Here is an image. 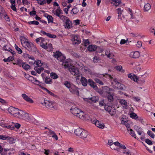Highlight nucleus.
I'll return each mask as SVG.
<instances>
[{
	"instance_id": "nucleus-1",
	"label": "nucleus",
	"mask_w": 155,
	"mask_h": 155,
	"mask_svg": "<svg viewBox=\"0 0 155 155\" xmlns=\"http://www.w3.org/2000/svg\"><path fill=\"white\" fill-rule=\"evenodd\" d=\"M8 111L14 117L16 118L26 120H29L31 119L30 116L28 113L17 108L10 107L8 108Z\"/></svg>"
},
{
	"instance_id": "nucleus-2",
	"label": "nucleus",
	"mask_w": 155,
	"mask_h": 155,
	"mask_svg": "<svg viewBox=\"0 0 155 155\" xmlns=\"http://www.w3.org/2000/svg\"><path fill=\"white\" fill-rule=\"evenodd\" d=\"M64 85L69 89V91L72 94L77 95L78 96H79L78 88L73 84H71L70 83L67 81L64 82Z\"/></svg>"
},
{
	"instance_id": "nucleus-3",
	"label": "nucleus",
	"mask_w": 155,
	"mask_h": 155,
	"mask_svg": "<svg viewBox=\"0 0 155 155\" xmlns=\"http://www.w3.org/2000/svg\"><path fill=\"white\" fill-rule=\"evenodd\" d=\"M53 56L58 61L61 62L63 61L65 58V57L59 51H56L55 52H54Z\"/></svg>"
},
{
	"instance_id": "nucleus-4",
	"label": "nucleus",
	"mask_w": 155,
	"mask_h": 155,
	"mask_svg": "<svg viewBox=\"0 0 155 155\" xmlns=\"http://www.w3.org/2000/svg\"><path fill=\"white\" fill-rule=\"evenodd\" d=\"M71 60L70 59H64L63 61L61 62H62V65L65 68H68L69 69V68H70L73 65L71 64Z\"/></svg>"
},
{
	"instance_id": "nucleus-5",
	"label": "nucleus",
	"mask_w": 155,
	"mask_h": 155,
	"mask_svg": "<svg viewBox=\"0 0 155 155\" xmlns=\"http://www.w3.org/2000/svg\"><path fill=\"white\" fill-rule=\"evenodd\" d=\"M103 94L104 95L106 96L110 94H113L114 90L112 89L109 88L108 87H105L103 89Z\"/></svg>"
},
{
	"instance_id": "nucleus-6",
	"label": "nucleus",
	"mask_w": 155,
	"mask_h": 155,
	"mask_svg": "<svg viewBox=\"0 0 155 155\" xmlns=\"http://www.w3.org/2000/svg\"><path fill=\"white\" fill-rule=\"evenodd\" d=\"M69 71L73 75H77L79 73L78 69L75 66H72L68 69Z\"/></svg>"
},
{
	"instance_id": "nucleus-7",
	"label": "nucleus",
	"mask_w": 155,
	"mask_h": 155,
	"mask_svg": "<svg viewBox=\"0 0 155 155\" xmlns=\"http://www.w3.org/2000/svg\"><path fill=\"white\" fill-rule=\"evenodd\" d=\"M91 121L92 123L95 124L97 127L100 129H103L105 126L103 123L100 122L96 119L93 120H92Z\"/></svg>"
},
{
	"instance_id": "nucleus-8",
	"label": "nucleus",
	"mask_w": 155,
	"mask_h": 155,
	"mask_svg": "<svg viewBox=\"0 0 155 155\" xmlns=\"http://www.w3.org/2000/svg\"><path fill=\"white\" fill-rule=\"evenodd\" d=\"M47 108L53 110L55 109L54 107V104L52 102L46 101L45 102V106Z\"/></svg>"
},
{
	"instance_id": "nucleus-9",
	"label": "nucleus",
	"mask_w": 155,
	"mask_h": 155,
	"mask_svg": "<svg viewBox=\"0 0 155 155\" xmlns=\"http://www.w3.org/2000/svg\"><path fill=\"white\" fill-rule=\"evenodd\" d=\"M71 40L73 44L78 45L81 43V40L79 38L77 35L73 36Z\"/></svg>"
},
{
	"instance_id": "nucleus-10",
	"label": "nucleus",
	"mask_w": 155,
	"mask_h": 155,
	"mask_svg": "<svg viewBox=\"0 0 155 155\" xmlns=\"http://www.w3.org/2000/svg\"><path fill=\"white\" fill-rule=\"evenodd\" d=\"M23 47L29 51H31L32 48L35 47L34 45L32 43L28 41L26 43L25 46H24Z\"/></svg>"
},
{
	"instance_id": "nucleus-11",
	"label": "nucleus",
	"mask_w": 155,
	"mask_h": 155,
	"mask_svg": "<svg viewBox=\"0 0 155 155\" xmlns=\"http://www.w3.org/2000/svg\"><path fill=\"white\" fill-rule=\"evenodd\" d=\"M52 12L56 16L59 17L61 15L63 14L62 11L60 7H58L56 10H53Z\"/></svg>"
},
{
	"instance_id": "nucleus-12",
	"label": "nucleus",
	"mask_w": 155,
	"mask_h": 155,
	"mask_svg": "<svg viewBox=\"0 0 155 155\" xmlns=\"http://www.w3.org/2000/svg\"><path fill=\"white\" fill-rule=\"evenodd\" d=\"M88 84L95 90L97 89L96 83L91 79H89L88 81Z\"/></svg>"
},
{
	"instance_id": "nucleus-13",
	"label": "nucleus",
	"mask_w": 155,
	"mask_h": 155,
	"mask_svg": "<svg viewBox=\"0 0 155 155\" xmlns=\"http://www.w3.org/2000/svg\"><path fill=\"white\" fill-rule=\"evenodd\" d=\"M21 96L26 101L31 103H32L34 102V101L25 94H22Z\"/></svg>"
},
{
	"instance_id": "nucleus-14",
	"label": "nucleus",
	"mask_w": 155,
	"mask_h": 155,
	"mask_svg": "<svg viewBox=\"0 0 155 155\" xmlns=\"http://www.w3.org/2000/svg\"><path fill=\"white\" fill-rule=\"evenodd\" d=\"M71 111L72 113L76 116L77 114H78V113L80 112L81 110L77 107H72L71 109Z\"/></svg>"
},
{
	"instance_id": "nucleus-15",
	"label": "nucleus",
	"mask_w": 155,
	"mask_h": 155,
	"mask_svg": "<svg viewBox=\"0 0 155 155\" xmlns=\"http://www.w3.org/2000/svg\"><path fill=\"white\" fill-rule=\"evenodd\" d=\"M88 135V132L85 130H83V131L81 136H80V137L83 139L84 140H85V139H86V141H88V140L86 139V138L87 137Z\"/></svg>"
},
{
	"instance_id": "nucleus-16",
	"label": "nucleus",
	"mask_w": 155,
	"mask_h": 155,
	"mask_svg": "<svg viewBox=\"0 0 155 155\" xmlns=\"http://www.w3.org/2000/svg\"><path fill=\"white\" fill-rule=\"evenodd\" d=\"M76 116L83 120H84L85 119L86 115L84 112L80 110V112L78 113V114H77Z\"/></svg>"
},
{
	"instance_id": "nucleus-17",
	"label": "nucleus",
	"mask_w": 155,
	"mask_h": 155,
	"mask_svg": "<svg viewBox=\"0 0 155 155\" xmlns=\"http://www.w3.org/2000/svg\"><path fill=\"white\" fill-rule=\"evenodd\" d=\"M110 3L116 7L122 5L121 1H110Z\"/></svg>"
},
{
	"instance_id": "nucleus-18",
	"label": "nucleus",
	"mask_w": 155,
	"mask_h": 155,
	"mask_svg": "<svg viewBox=\"0 0 155 155\" xmlns=\"http://www.w3.org/2000/svg\"><path fill=\"white\" fill-rule=\"evenodd\" d=\"M131 55L132 58H138L140 56V54L138 51H136L134 52H131Z\"/></svg>"
},
{
	"instance_id": "nucleus-19",
	"label": "nucleus",
	"mask_w": 155,
	"mask_h": 155,
	"mask_svg": "<svg viewBox=\"0 0 155 155\" xmlns=\"http://www.w3.org/2000/svg\"><path fill=\"white\" fill-rule=\"evenodd\" d=\"M80 81L83 86H86L87 85L88 82L85 78L82 77L81 78Z\"/></svg>"
},
{
	"instance_id": "nucleus-20",
	"label": "nucleus",
	"mask_w": 155,
	"mask_h": 155,
	"mask_svg": "<svg viewBox=\"0 0 155 155\" xmlns=\"http://www.w3.org/2000/svg\"><path fill=\"white\" fill-rule=\"evenodd\" d=\"M21 43L23 46H25L26 43L28 41V40L24 36H21L20 38Z\"/></svg>"
},
{
	"instance_id": "nucleus-21",
	"label": "nucleus",
	"mask_w": 155,
	"mask_h": 155,
	"mask_svg": "<svg viewBox=\"0 0 155 155\" xmlns=\"http://www.w3.org/2000/svg\"><path fill=\"white\" fill-rule=\"evenodd\" d=\"M120 103L125 109H127V102L124 100L121 99L120 100Z\"/></svg>"
},
{
	"instance_id": "nucleus-22",
	"label": "nucleus",
	"mask_w": 155,
	"mask_h": 155,
	"mask_svg": "<svg viewBox=\"0 0 155 155\" xmlns=\"http://www.w3.org/2000/svg\"><path fill=\"white\" fill-rule=\"evenodd\" d=\"M65 28H69L71 27L72 25V22L70 21V20L68 19L65 21Z\"/></svg>"
},
{
	"instance_id": "nucleus-23",
	"label": "nucleus",
	"mask_w": 155,
	"mask_h": 155,
	"mask_svg": "<svg viewBox=\"0 0 155 155\" xmlns=\"http://www.w3.org/2000/svg\"><path fill=\"white\" fill-rule=\"evenodd\" d=\"M34 64L35 67H41L43 64V63L41 60H38L37 61H35Z\"/></svg>"
},
{
	"instance_id": "nucleus-24",
	"label": "nucleus",
	"mask_w": 155,
	"mask_h": 155,
	"mask_svg": "<svg viewBox=\"0 0 155 155\" xmlns=\"http://www.w3.org/2000/svg\"><path fill=\"white\" fill-rule=\"evenodd\" d=\"M35 70L38 73L40 74L44 70V68L41 67L35 66L34 68Z\"/></svg>"
},
{
	"instance_id": "nucleus-25",
	"label": "nucleus",
	"mask_w": 155,
	"mask_h": 155,
	"mask_svg": "<svg viewBox=\"0 0 155 155\" xmlns=\"http://www.w3.org/2000/svg\"><path fill=\"white\" fill-rule=\"evenodd\" d=\"M29 79L32 82L37 85H39L40 82L35 78H34L32 76H29Z\"/></svg>"
},
{
	"instance_id": "nucleus-26",
	"label": "nucleus",
	"mask_w": 155,
	"mask_h": 155,
	"mask_svg": "<svg viewBox=\"0 0 155 155\" xmlns=\"http://www.w3.org/2000/svg\"><path fill=\"white\" fill-rule=\"evenodd\" d=\"M11 9L14 11L17 12V9L15 7L16 4L15 1H11Z\"/></svg>"
},
{
	"instance_id": "nucleus-27",
	"label": "nucleus",
	"mask_w": 155,
	"mask_h": 155,
	"mask_svg": "<svg viewBox=\"0 0 155 155\" xmlns=\"http://www.w3.org/2000/svg\"><path fill=\"white\" fill-rule=\"evenodd\" d=\"M88 50L90 51H94L97 49V47L95 45H91L87 48Z\"/></svg>"
},
{
	"instance_id": "nucleus-28",
	"label": "nucleus",
	"mask_w": 155,
	"mask_h": 155,
	"mask_svg": "<svg viewBox=\"0 0 155 155\" xmlns=\"http://www.w3.org/2000/svg\"><path fill=\"white\" fill-rule=\"evenodd\" d=\"M117 12V13L118 14V19H122V18L121 16L122 12L123 11V9H122L120 8H119L116 9Z\"/></svg>"
},
{
	"instance_id": "nucleus-29",
	"label": "nucleus",
	"mask_w": 155,
	"mask_h": 155,
	"mask_svg": "<svg viewBox=\"0 0 155 155\" xmlns=\"http://www.w3.org/2000/svg\"><path fill=\"white\" fill-rule=\"evenodd\" d=\"M139 74L140 76L144 78H146L148 75V74L147 73V71L145 70L140 71Z\"/></svg>"
},
{
	"instance_id": "nucleus-30",
	"label": "nucleus",
	"mask_w": 155,
	"mask_h": 155,
	"mask_svg": "<svg viewBox=\"0 0 155 155\" xmlns=\"http://www.w3.org/2000/svg\"><path fill=\"white\" fill-rule=\"evenodd\" d=\"M45 81L46 83L48 84H51L52 83V79L49 77H46Z\"/></svg>"
},
{
	"instance_id": "nucleus-31",
	"label": "nucleus",
	"mask_w": 155,
	"mask_h": 155,
	"mask_svg": "<svg viewBox=\"0 0 155 155\" xmlns=\"http://www.w3.org/2000/svg\"><path fill=\"white\" fill-rule=\"evenodd\" d=\"M121 124L125 125L127 128L128 131L129 130V128L130 127V125L127 123V122L126 121L124 120H122L121 121Z\"/></svg>"
},
{
	"instance_id": "nucleus-32",
	"label": "nucleus",
	"mask_w": 155,
	"mask_h": 155,
	"mask_svg": "<svg viewBox=\"0 0 155 155\" xmlns=\"http://www.w3.org/2000/svg\"><path fill=\"white\" fill-rule=\"evenodd\" d=\"M38 3L40 5H43L46 3L47 2L48 4H50L52 1H37Z\"/></svg>"
},
{
	"instance_id": "nucleus-33",
	"label": "nucleus",
	"mask_w": 155,
	"mask_h": 155,
	"mask_svg": "<svg viewBox=\"0 0 155 155\" xmlns=\"http://www.w3.org/2000/svg\"><path fill=\"white\" fill-rule=\"evenodd\" d=\"M45 16H46L48 20V23L51 22V23H53V17L52 16L49 15L47 14H45Z\"/></svg>"
},
{
	"instance_id": "nucleus-34",
	"label": "nucleus",
	"mask_w": 155,
	"mask_h": 155,
	"mask_svg": "<svg viewBox=\"0 0 155 155\" xmlns=\"http://www.w3.org/2000/svg\"><path fill=\"white\" fill-rule=\"evenodd\" d=\"M116 110L114 107H112L108 112L111 115H113L116 113Z\"/></svg>"
},
{
	"instance_id": "nucleus-35",
	"label": "nucleus",
	"mask_w": 155,
	"mask_h": 155,
	"mask_svg": "<svg viewBox=\"0 0 155 155\" xmlns=\"http://www.w3.org/2000/svg\"><path fill=\"white\" fill-rule=\"evenodd\" d=\"M151 6L150 4L147 3L144 6V9L146 11H147L151 8Z\"/></svg>"
},
{
	"instance_id": "nucleus-36",
	"label": "nucleus",
	"mask_w": 155,
	"mask_h": 155,
	"mask_svg": "<svg viewBox=\"0 0 155 155\" xmlns=\"http://www.w3.org/2000/svg\"><path fill=\"white\" fill-rule=\"evenodd\" d=\"M50 76L54 79H56L58 78V75L56 73L54 72L51 73Z\"/></svg>"
},
{
	"instance_id": "nucleus-37",
	"label": "nucleus",
	"mask_w": 155,
	"mask_h": 155,
	"mask_svg": "<svg viewBox=\"0 0 155 155\" xmlns=\"http://www.w3.org/2000/svg\"><path fill=\"white\" fill-rule=\"evenodd\" d=\"M113 94H110L106 96L107 97L108 101L110 102L113 101L114 99Z\"/></svg>"
},
{
	"instance_id": "nucleus-38",
	"label": "nucleus",
	"mask_w": 155,
	"mask_h": 155,
	"mask_svg": "<svg viewBox=\"0 0 155 155\" xmlns=\"http://www.w3.org/2000/svg\"><path fill=\"white\" fill-rule=\"evenodd\" d=\"M117 86L119 87V89L121 90H125V87L124 84L119 82H117Z\"/></svg>"
},
{
	"instance_id": "nucleus-39",
	"label": "nucleus",
	"mask_w": 155,
	"mask_h": 155,
	"mask_svg": "<svg viewBox=\"0 0 155 155\" xmlns=\"http://www.w3.org/2000/svg\"><path fill=\"white\" fill-rule=\"evenodd\" d=\"M73 1H64L62 2V5L64 6L65 7L68 4L70 3L73 2Z\"/></svg>"
},
{
	"instance_id": "nucleus-40",
	"label": "nucleus",
	"mask_w": 155,
	"mask_h": 155,
	"mask_svg": "<svg viewBox=\"0 0 155 155\" xmlns=\"http://www.w3.org/2000/svg\"><path fill=\"white\" fill-rule=\"evenodd\" d=\"M43 89L45 91L47 92L48 93V94H49L50 95L54 97L56 96L51 91H50L46 88L43 87Z\"/></svg>"
},
{
	"instance_id": "nucleus-41",
	"label": "nucleus",
	"mask_w": 155,
	"mask_h": 155,
	"mask_svg": "<svg viewBox=\"0 0 155 155\" xmlns=\"http://www.w3.org/2000/svg\"><path fill=\"white\" fill-rule=\"evenodd\" d=\"M59 17L63 22H65L68 19L67 17L62 15V14L60 15Z\"/></svg>"
},
{
	"instance_id": "nucleus-42",
	"label": "nucleus",
	"mask_w": 155,
	"mask_h": 155,
	"mask_svg": "<svg viewBox=\"0 0 155 155\" xmlns=\"http://www.w3.org/2000/svg\"><path fill=\"white\" fill-rule=\"evenodd\" d=\"M100 61V58L99 57L95 56L93 58V61L94 63H97Z\"/></svg>"
},
{
	"instance_id": "nucleus-43",
	"label": "nucleus",
	"mask_w": 155,
	"mask_h": 155,
	"mask_svg": "<svg viewBox=\"0 0 155 155\" xmlns=\"http://www.w3.org/2000/svg\"><path fill=\"white\" fill-rule=\"evenodd\" d=\"M83 129L80 128H78L76 129L74 131V133L76 135L78 136L80 132L82 131Z\"/></svg>"
},
{
	"instance_id": "nucleus-44",
	"label": "nucleus",
	"mask_w": 155,
	"mask_h": 155,
	"mask_svg": "<svg viewBox=\"0 0 155 155\" xmlns=\"http://www.w3.org/2000/svg\"><path fill=\"white\" fill-rule=\"evenodd\" d=\"M130 117L131 118L134 119H136L138 118V116L136 114L134 113H132L130 114Z\"/></svg>"
},
{
	"instance_id": "nucleus-45",
	"label": "nucleus",
	"mask_w": 155,
	"mask_h": 155,
	"mask_svg": "<svg viewBox=\"0 0 155 155\" xmlns=\"http://www.w3.org/2000/svg\"><path fill=\"white\" fill-rule=\"evenodd\" d=\"M122 67L121 66H118L116 67V69L120 71H121L122 73H124L125 71L124 70L122 69Z\"/></svg>"
},
{
	"instance_id": "nucleus-46",
	"label": "nucleus",
	"mask_w": 155,
	"mask_h": 155,
	"mask_svg": "<svg viewBox=\"0 0 155 155\" xmlns=\"http://www.w3.org/2000/svg\"><path fill=\"white\" fill-rule=\"evenodd\" d=\"M90 100L94 102H96L98 100V97L94 96L90 98Z\"/></svg>"
},
{
	"instance_id": "nucleus-47",
	"label": "nucleus",
	"mask_w": 155,
	"mask_h": 155,
	"mask_svg": "<svg viewBox=\"0 0 155 155\" xmlns=\"http://www.w3.org/2000/svg\"><path fill=\"white\" fill-rule=\"evenodd\" d=\"M22 67L24 69L26 70H28L30 68V66L29 65L24 63L22 65Z\"/></svg>"
},
{
	"instance_id": "nucleus-48",
	"label": "nucleus",
	"mask_w": 155,
	"mask_h": 155,
	"mask_svg": "<svg viewBox=\"0 0 155 155\" xmlns=\"http://www.w3.org/2000/svg\"><path fill=\"white\" fill-rule=\"evenodd\" d=\"M130 131V134L133 137H134L136 138V134L134 131L132 129H130L129 130Z\"/></svg>"
},
{
	"instance_id": "nucleus-49",
	"label": "nucleus",
	"mask_w": 155,
	"mask_h": 155,
	"mask_svg": "<svg viewBox=\"0 0 155 155\" xmlns=\"http://www.w3.org/2000/svg\"><path fill=\"white\" fill-rule=\"evenodd\" d=\"M15 47L19 54H21L22 53V50L20 48H18L17 45H15Z\"/></svg>"
},
{
	"instance_id": "nucleus-50",
	"label": "nucleus",
	"mask_w": 155,
	"mask_h": 155,
	"mask_svg": "<svg viewBox=\"0 0 155 155\" xmlns=\"http://www.w3.org/2000/svg\"><path fill=\"white\" fill-rule=\"evenodd\" d=\"M147 134L151 138H154L155 137V135L150 130H148L147 132Z\"/></svg>"
},
{
	"instance_id": "nucleus-51",
	"label": "nucleus",
	"mask_w": 155,
	"mask_h": 155,
	"mask_svg": "<svg viewBox=\"0 0 155 155\" xmlns=\"http://www.w3.org/2000/svg\"><path fill=\"white\" fill-rule=\"evenodd\" d=\"M28 24L30 25L34 24L35 25H38L39 24V22L36 21H30L28 22Z\"/></svg>"
},
{
	"instance_id": "nucleus-52",
	"label": "nucleus",
	"mask_w": 155,
	"mask_h": 155,
	"mask_svg": "<svg viewBox=\"0 0 155 155\" xmlns=\"http://www.w3.org/2000/svg\"><path fill=\"white\" fill-rule=\"evenodd\" d=\"M78 11H79L77 8H74L71 10V12L73 14H76L78 12Z\"/></svg>"
},
{
	"instance_id": "nucleus-53",
	"label": "nucleus",
	"mask_w": 155,
	"mask_h": 155,
	"mask_svg": "<svg viewBox=\"0 0 155 155\" xmlns=\"http://www.w3.org/2000/svg\"><path fill=\"white\" fill-rule=\"evenodd\" d=\"M40 46L43 48L45 49H47L48 48V46L46 45H46L43 43H40Z\"/></svg>"
},
{
	"instance_id": "nucleus-54",
	"label": "nucleus",
	"mask_w": 155,
	"mask_h": 155,
	"mask_svg": "<svg viewBox=\"0 0 155 155\" xmlns=\"http://www.w3.org/2000/svg\"><path fill=\"white\" fill-rule=\"evenodd\" d=\"M12 123L13 124L14 127H15L17 129H18L20 127L21 125L17 123H15L13 122H12Z\"/></svg>"
},
{
	"instance_id": "nucleus-55",
	"label": "nucleus",
	"mask_w": 155,
	"mask_h": 155,
	"mask_svg": "<svg viewBox=\"0 0 155 155\" xmlns=\"http://www.w3.org/2000/svg\"><path fill=\"white\" fill-rule=\"evenodd\" d=\"M13 60V58L12 57H9L7 58H5L3 59L4 61L5 62H10L11 60Z\"/></svg>"
},
{
	"instance_id": "nucleus-56",
	"label": "nucleus",
	"mask_w": 155,
	"mask_h": 155,
	"mask_svg": "<svg viewBox=\"0 0 155 155\" xmlns=\"http://www.w3.org/2000/svg\"><path fill=\"white\" fill-rule=\"evenodd\" d=\"M142 129L140 127L139 129H137L136 130V131L137 132L138 134L140 135H141L142 134V133H143L142 131Z\"/></svg>"
},
{
	"instance_id": "nucleus-57",
	"label": "nucleus",
	"mask_w": 155,
	"mask_h": 155,
	"mask_svg": "<svg viewBox=\"0 0 155 155\" xmlns=\"http://www.w3.org/2000/svg\"><path fill=\"white\" fill-rule=\"evenodd\" d=\"M24 63H23L22 61L20 60H17V65H18L20 66H22V65H23Z\"/></svg>"
},
{
	"instance_id": "nucleus-58",
	"label": "nucleus",
	"mask_w": 155,
	"mask_h": 155,
	"mask_svg": "<svg viewBox=\"0 0 155 155\" xmlns=\"http://www.w3.org/2000/svg\"><path fill=\"white\" fill-rule=\"evenodd\" d=\"M46 101L42 98L40 101L39 102L42 105L45 106V102Z\"/></svg>"
},
{
	"instance_id": "nucleus-59",
	"label": "nucleus",
	"mask_w": 155,
	"mask_h": 155,
	"mask_svg": "<svg viewBox=\"0 0 155 155\" xmlns=\"http://www.w3.org/2000/svg\"><path fill=\"white\" fill-rule=\"evenodd\" d=\"M46 36L50 38H55L56 37L55 35H52L49 33H47Z\"/></svg>"
},
{
	"instance_id": "nucleus-60",
	"label": "nucleus",
	"mask_w": 155,
	"mask_h": 155,
	"mask_svg": "<svg viewBox=\"0 0 155 155\" xmlns=\"http://www.w3.org/2000/svg\"><path fill=\"white\" fill-rule=\"evenodd\" d=\"M111 107L108 106L107 105H106L104 106V109L105 110L108 112L109 111Z\"/></svg>"
},
{
	"instance_id": "nucleus-61",
	"label": "nucleus",
	"mask_w": 155,
	"mask_h": 155,
	"mask_svg": "<svg viewBox=\"0 0 155 155\" xmlns=\"http://www.w3.org/2000/svg\"><path fill=\"white\" fill-rule=\"evenodd\" d=\"M95 80L97 83H99L101 85H103L104 84L98 78H95Z\"/></svg>"
},
{
	"instance_id": "nucleus-62",
	"label": "nucleus",
	"mask_w": 155,
	"mask_h": 155,
	"mask_svg": "<svg viewBox=\"0 0 155 155\" xmlns=\"http://www.w3.org/2000/svg\"><path fill=\"white\" fill-rule=\"evenodd\" d=\"M4 18L5 20L7 21H9L10 20L9 17L6 14H5L4 15Z\"/></svg>"
},
{
	"instance_id": "nucleus-63",
	"label": "nucleus",
	"mask_w": 155,
	"mask_h": 155,
	"mask_svg": "<svg viewBox=\"0 0 155 155\" xmlns=\"http://www.w3.org/2000/svg\"><path fill=\"white\" fill-rule=\"evenodd\" d=\"M142 42L140 41H138L136 45L137 46L138 48H140L142 46Z\"/></svg>"
},
{
	"instance_id": "nucleus-64",
	"label": "nucleus",
	"mask_w": 155,
	"mask_h": 155,
	"mask_svg": "<svg viewBox=\"0 0 155 155\" xmlns=\"http://www.w3.org/2000/svg\"><path fill=\"white\" fill-rule=\"evenodd\" d=\"M9 149H3V151L2 153V154L3 155H5L6 154V152L7 151H9Z\"/></svg>"
}]
</instances>
